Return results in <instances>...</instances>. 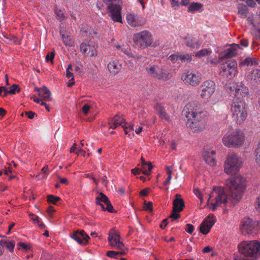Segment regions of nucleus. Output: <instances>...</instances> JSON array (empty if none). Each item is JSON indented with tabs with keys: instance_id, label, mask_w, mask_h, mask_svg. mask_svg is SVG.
Listing matches in <instances>:
<instances>
[{
	"instance_id": "obj_4",
	"label": "nucleus",
	"mask_w": 260,
	"mask_h": 260,
	"mask_svg": "<svg viewBox=\"0 0 260 260\" xmlns=\"http://www.w3.org/2000/svg\"><path fill=\"white\" fill-rule=\"evenodd\" d=\"M232 118L238 124L241 123L247 117L245 103L243 100L234 98L232 104Z\"/></svg>"
},
{
	"instance_id": "obj_14",
	"label": "nucleus",
	"mask_w": 260,
	"mask_h": 260,
	"mask_svg": "<svg viewBox=\"0 0 260 260\" xmlns=\"http://www.w3.org/2000/svg\"><path fill=\"white\" fill-rule=\"evenodd\" d=\"M237 63L235 61H229L222 64L220 75L223 77L231 79L237 72Z\"/></svg>"
},
{
	"instance_id": "obj_37",
	"label": "nucleus",
	"mask_w": 260,
	"mask_h": 260,
	"mask_svg": "<svg viewBox=\"0 0 260 260\" xmlns=\"http://www.w3.org/2000/svg\"><path fill=\"white\" fill-rule=\"evenodd\" d=\"M137 16L132 14H127L126 15L127 22L131 26L135 27Z\"/></svg>"
},
{
	"instance_id": "obj_26",
	"label": "nucleus",
	"mask_w": 260,
	"mask_h": 260,
	"mask_svg": "<svg viewBox=\"0 0 260 260\" xmlns=\"http://www.w3.org/2000/svg\"><path fill=\"white\" fill-rule=\"evenodd\" d=\"M184 43L187 46L194 49L199 48L201 44V42L198 40L189 36H186L184 38Z\"/></svg>"
},
{
	"instance_id": "obj_53",
	"label": "nucleus",
	"mask_w": 260,
	"mask_h": 260,
	"mask_svg": "<svg viewBox=\"0 0 260 260\" xmlns=\"http://www.w3.org/2000/svg\"><path fill=\"white\" fill-rule=\"evenodd\" d=\"M150 190V189L149 188H146L140 191V194L142 196H147Z\"/></svg>"
},
{
	"instance_id": "obj_46",
	"label": "nucleus",
	"mask_w": 260,
	"mask_h": 260,
	"mask_svg": "<svg viewBox=\"0 0 260 260\" xmlns=\"http://www.w3.org/2000/svg\"><path fill=\"white\" fill-rule=\"evenodd\" d=\"M55 54L53 52H49L45 57V60L47 62H48L49 61H51V63H53V59L54 58Z\"/></svg>"
},
{
	"instance_id": "obj_32",
	"label": "nucleus",
	"mask_w": 260,
	"mask_h": 260,
	"mask_svg": "<svg viewBox=\"0 0 260 260\" xmlns=\"http://www.w3.org/2000/svg\"><path fill=\"white\" fill-rule=\"evenodd\" d=\"M2 35L5 39L4 41L6 43H16L18 42L17 38L14 35H9L6 32H2Z\"/></svg>"
},
{
	"instance_id": "obj_35",
	"label": "nucleus",
	"mask_w": 260,
	"mask_h": 260,
	"mask_svg": "<svg viewBox=\"0 0 260 260\" xmlns=\"http://www.w3.org/2000/svg\"><path fill=\"white\" fill-rule=\"evenodd\" d=\"M238 14L241 17H246L248 12L247 6L243 4H239L238 6Z\"/></svg>"
},
{
	"instance_id": "obj_29",
	"label": "nucleus",
	"mask_w": 260,
	"mask_h": 260,
	"mask_svg": "<svg viewBox=\"0 0 260 260\" xmlns=\"http://www.w3.org/2000/svg\"><path fill=\"white\" fill-rule=\"evenodd\" d=\"M258 64L257 61L251 57L245 58L240 63V65L242 66H257Z\"/></svg>"
},
{
	"instance_id": "obj_52",
	"label": "nucleus",
	"mask_w": 260,
	"mask_h": 260,
	"mask_svg": "<svg viewBox=\"0 0 260 260\" xmlns=\"http://www.w3.org/2000/svg\"><path fill=\"white\" fill-rule=\"evenodd\" d=\"M134 125L133 124L129 126H125V125L124 126V127H123L124 129V131L125 134L127 135L128 133V132H129L130 129L134 131Z\"/></svg>"
},
{
	"instance_id": "obj_36",
	"label": "nucleus",
	"mask_w": 260,
	"mask_h": 260,
	"mask_svg": "<svg viewBox=\"0 0 260 260\" xmlns=\"http://www.w3.org/2000/svg\"><path fill=\"white\" fill-rule=\"evenodd\" d=\"M42 94L40 96L43 98V99L46 101H51V98L50 97L51 92L50 90L46 87L44 86L42 88Z\"/></svg>"
},
{
	"instance_id": "obj_20",
	"label": "nucleus",
	"mask_w": 260,
	"mask_h": 260,
	"mask_svg": "<svg viewBox=\"0 0 260 260\" xmlns=\"http://www.w3.org/2000/svg\"><path fill=\"white\" fill-rule=\"evenodd\" d=\"M240 49L239 45L237 44H232L229 48L224 51L223 54L220 56V59L223 60L236 56L238 54Z\"/></svg>"
},
{
	"instance_id": "obj_40",
	"label": "nucleus",
	"mask_w": 260,
	"mask_h": 260,
	"mask_svg": "<svg viewBox=\"0 0 260 260\" xmlns=\"http://www.w3.org/2000/svg\"><path fill=\"white\" fill-rule=\"evenodd\" d=\"M255 161L260 166V143L258 144L255 150Z\"/></svg>"
},
{
	"instance_id": "obj_42",
	"label": "nucleus",
	"mask_w": 260,
	"mask_h": 260,
	"mask_svg": "<svg viewBox=\"0 0 260 260\" xmlns=\"http://www.w3.org/2000/svg\"><path fill=\"white\" fill-rule=\"evenodd\" d=\"M48 169V166H46L44 167V168H43L42 169V172L44 174V175L43 176V177L42 178H40V175H38L36 176V178H37L38 180H40L41 179L46 178L49 174L48 172L47 171Z\"/></svg>"
},
{
	"instance_id": "obj_47",
	"label": "nucleus",
	"mask_w": 260,
	"mask_h": 260,
	"mask_svg": "<svg viewBox=\"0 0 260 260\" xmlns=\"http://www.w3.org/2000/svg\"><path fill=\"white\" fill-rule=\"evenodd\" d=\"M176 212H178L177 210H174V209H173L172 212L169 216V218L172 219V221L177 219L180 217V215Z\"/></svg>"
},
{
	"instance_id": "obj_64",
	"label": "nucleus",
	"mask_w": 260,
	"mask_h": 260,
	"mask_svg": "<svg viewBox=\"0 0 260 260\" xmlns=\"http://www.w3.org/2000/svg\"><path fill=\"white\" fill-rule=\"evenodd\" d=\"M141 161L143 169H145L148 163L145 160L143 157H141Z\"/></svg>"
},
{
	"instance_id": "obj_45",
	"label": "nucleus",
	"mask_w": 260,
	"mask_h": 260,
	"mask_svg": "<svg viewBox=\"0 0 260 260\" xmlns=\"http://www.w3.org/2000/svg\"><path fill=\"white\" fill-rule=\"evenodd\" d=\"M144 209L149 211H152V203L151 202H147L146 201L144 202Z\"/></svg>"
},
{
	"instance_id": "obj_59",
	"label": "nucleus",
	"mask_w": 260,
	"mask_h": 260,
	"mask_svg": "<svg viewBox=\"0 0 260 260\" xmlns=\"http://www.w3.org/2000/svg\"><path fill=\"white\" fill-rule=\"evenodd\" d=\"M171 2V4L173 7L175 9L179 6V3L178 1L176 0H170Z\"/></svg>"
},
{
	"instance_id": "obj_57",
	"label": "nucleus",
	"mask_w": 260,
	"mask_h": 260,
	"mask_svg": "<svg viewBox=\"0 0 260 260\" xmlns=\"http://www.w3.org/2000/svg\"><path fill=\"white\" fill-rule=\"evenodd\" d=\"M142 170L141 169L136 168L135 169H132L131 172L135 175L140 174Z\"/></svg>"
},
{
	"instance_id": "obj_48",
	"label": "nucleus",
	"mask_w": 260,
	"mask_h": 260,
	"mask_svg": "<svg viewBox=\"0 0 260 260\" xmlns=\"http://www.w3.org/2000/svg\"><path fill=\"white\" fill-rule=\"evenodd\" d=\"M147 165L148 166V170H146V169H143L142 173L145 175L149 176L151 173V171L153 168V166L150 162H148Z\"/></svg>"
},
{
	"instance_id": "obj_31",
	"label": "nucleus",
	"mask_w": 260,
	"mask_h": 260,
	"mask_svg": "<svg viewBox=\"0 0 260 260\" xmlns=\"http://www.w3.org/2000/svg\"><path fill=\"white\" fill-rule=\"evenodd\" d=\"M61 36L62 41L66 46H73L74 41L72 37L69 34L61 32Z\"/></svg>"
},
{
	"instance_id": "obj_63",
	"label": "nucleus",
	"mask_w": 260,
	"mask_h": 260,
	"mask_svg": "<svg viewBox=\"0 0 260 260\" xmlns=\"http://www.w3.org/2000/svg\"><path fill=\"white\" fill-rule=\"evenodd\" d=\"M212 250H213V249L211 247L206 246L204 248L203 251V252H204V253H208V252L212 251Z\"/></svg>"
},
{
	"instance_id": "obj_16",
	"label": "nucleus",
	"mask_w": 260,
	"mask_h": 260,
	"mask_svg": "<svg viewBox=\"0 0 260 260\" xmlns=\"http://www.w3.org/2000/svg\"><path fill=\"white\" fill-rule=\"evenodd\" d=\"M95 203L101 206L104 211H108L112 213L114 212L113 207L107 197L102 192L99 193L95 198Z\"/></svg>"
},
{
	"instance_id": "obj_7",
	"label": "nucleus",
	"mask_w": 260,
	"mask_h": 260,
	"mask_svg": "<svg viewBox=\"0 0 260 260\" xmlns=\"http://www.w3.org/2000/svg\"><path fill=\"white\" fill-rule=\"evenodd\" d=\"M242 165V158L234 152L229 153L224 164V172L227 174H235Z\"/></svg>"
},
{
	"instance_id": "obj_54",
	"label": "nucleus",
	"mask_w": 260,
	"mask_h": 260,
	"mask_svg": "<svg viewBox=\"0 0 260 260\" xmlns=\"http://www.w3.org/2000/svg\"><path fill=\"white\" fill-rule=\"evenodd\" d=\"M25 114L29 119H32L34 117L35 115L37 116L35 113L31 111L25 112Z\"/></svg>"
},
{
	"instance_id": "obj_51",
	"label": "nucleus",
	"mask_w": 260,
	"mask_h": 260,
	"mask_svg": "<svg viewBox=\"0 0 260 260\" xmlns=\"http://www.w3.org/2000/svg\"><path fill=\"white\" fill-rule=\"evenodd\" d=\"M248 44H249V43H248V39H243L240 40V44H239V46L241 45V46H242L243 47H246L248 46Z\"/></svg>"
},
{
	"instance_id": "obj_21",
	"label": "nucleus",
	"mask_w": 260,
	"mask_h": 260,
	"mask_svg": "<svg viewBox=\"0 0 260 260\" xmlns=\"http://www.w3.org/2000/svg\"><path fill=\"white\" fill-rule=\"evenodd\" d=\"M216 152L214 150L207 151L204 150L202 154L206 162L209 165L214 166L216 165V160L213 157L215 155Z\"/></svg>"
},
{
	"instance_id": "obj_30",
	"label": "nucleus",
	"mask_w": 260,
	"mask_h": 260,
	"mask_svg": "<svg viewBox=\"0 0 260 260\" xmlns=\"http://www.w3.org/2000/svg\"><path fill=\"white\" fill-rule=\"evenodd\" d=\"M0 246L3 247H6L10 252H13L15 246V243L13 241L1 240L0 241Z\"/></svg>"
},
{
	"instance_id": "obj_5",
	"label": "nucleus",
	"mask_w": 260,
	"mask_h": 260,
	"mask_svg": "<svg viewBox=\"0 0 260 260\" xmlns=\"http://www.w3.org/2000/svg\"><path fill=\"white\" fill-rule=\"evenodd\" d=\"M108 241L109 244L112 246H116L119 251H108L107 252V255L111 258H117L118 255H123L125 252L123 249L124 244L119 240V235L116 232L115 230L112 229L111 230L109 235L108 237Z\"/></svg>"
},
{
	"instance_id": "obj_19",
	"label": "nucleus",
	"mask_w": 260,
	"mask_h": 260,
	"mask_svg": "<svg viewBox=\"0 0 260 260\" xmlns=\"http://www.w3.org/2000/svg\"><path fill=\"white\" fill-rule=\"evenodd\" d=\"M70 236L81 245H86L90 239L89 236L83 230L75 231L70 234Z\"/></svg>"
},
{
	"instance_id": "obj_3",
	"label": "nucleus",
	"mask_w": 260,
	"mask_h": 260,
	"mask_svg": "<svg viewBox=\"0 0 260 260\" xmlns=\"http://www.w3.org/2000/svg\"><path fill=\"white\" fill-rule=\"evenodd\" d=\"M239 251L245 256L260 257V243L256 240L242 241L238 245Z\"/></svg>"
},
{
	"instance_id": "obj_24",
	"label": "nucleus",
	"mask_w": 260,
	"mask_h": 260,
	"mask_svg": "<svg viewBox=\"0 0 260 260\" xmlns=\"http://www.w3.org/2000/svg\"><path fill=\"white\" fill-rule=\"evenodd\" d=\"M110 128L115 129L118 126L121 125L122 127L125 125V120L120 117L118 115H116L109 122Z\"/></svg>"
},
{
	"instance_id": "obj_39",
	"label": "nucleus",
	"mask_w": 260,
	"mask_h": 260,
	"mask_svg": "<svg viewBox=\"0 0 260 260\" xmlns=\"http://www.w3.org/2000/svg\"><path fill=\"white\" fill-rule=\"evenodd\" d=\"M121 51L124 54H126L127 56H128L129 57L136 58L137 59H141L142 58V56L141 55H134L132 53L130 52L128 48H127V49L122 48L121 49Z\"/></svg>"
},
{
	"instance_id": "obj_2",
	"label": "nucleus",
	"mask_w": 260,
	"mask_h": 260,
	"mask_svg": "<svg viewBox=\"0 0 260 260\" xmlns=\"http://www.w3.org/2000/svg\"><path fill=\"white\" fill-rule=\"evenodd\" d=\"M183 114L187 119L186 125L193 132H201L206 126V113L195 102H189L185 106Z\"/></svg>"
},
{
	"instance_id": "obj_17",
	"label": "nucleus",
	"mask_w": 260,
	"mask_h": 260,
	"mask_svg": "<svg viewBox=\"0 0 260 260\" xmlns=\"http://www.w3.org/2000/svg\"><path fill=\"white\" fill-rule=\"evenodd\" d=\"M215 222V216L213 214L209 215L201 224L200 232L204 235L207 234Z\"/></svg>"
},
{
	"instance_id": "obj_56",
	"label": "nucleus",
	"mask_w": 260,
	"mask_h": 260,
	"mask_svg": "<svg viewBox=\"0 0 260 260\" xmlns=\"http://www.w3.org/2000/svg\"><path fill=\"white\" fill-rule=\"evenodd\" d=\"M246 3L248 6L251 8L254 7L256 5V3L254 0H247Z\"/></svg>"
},
{
	"instance_id": "obj_60",
	"label": "nucleus",
	"mask_w": 260,
	"mask_h": 260,
	"mask_svg": "<svg viewBox=\"0 0 260 260\" xmlns=\"http://www.w3.org/2000/svg\"><path fill=\"white\" fill-rule=\"evenodd\" d=\"M194 194L200 199L201 202H202V198L201 197V193L198 189H194Z\"/></svg>"
},
{
	"instance_id": "obj_33",
	"label": "nucleus",
	"mask_w": 260,
	"mask_h": 260,
	"mask_svg": "<svg viewBox=\"0 0 260 260\" xmlns=\"http://www.w3.org/2000/svg\"><path fill=\"white\" fill-rule=\"evenodd\" d=\"M203 6L201 4L198 3H192L188 8V11L189 12L193 13L196 11H200Z\"/></svg>"
},
{
	"instance_id": "obj_15",
	"label": "nucleus",
	"mask_w": 260,
	"mask_h": 260,
	"mask_svg": "<svg viewBox=\"0 0 260 260\" xmlns=\"http://www.w3.org/2000/svg\"><path fill=\"white\" fill-rule=\"evenodd\" d=\"M184 82L192 86L199 85L201 82L202 78L199 74L188 71L183 74L181 76Z\"/></svg>"
},
{
	"instance_id": "obj_43",
	"label": "nucleus",
	"mask_w": 260,
	"mask_h": 260,
	"mask_svg": "<svg viewBox=\"0 0 260 260\" xmlns=\"http://www.w3.org/2000/svg\"><path fill=\"white\" fill-rule=\"evenodd\" d=\"M73 69L72 68V64H69L66 70V76L67 78H70L71 77H74L73 74L72 72L73 71Z\"/></svg>"
},
{
	"instance_id": "obj_18",
	"label": "nucleus",
	"mask_w": 260,
	"mask_h": 260,
	"mask_svg": "<svg viewBox=\"0 0 260 260\" xmlns=\"http://www.w3.org/2000/svg\"><path fill=\"white\" fill-rule=\"evenodd\" d=\"M80 50L86 56L94 57L97 55L96 46L92 42L89 44L82 43L80 45Z\"/></svg>"
},
{
	"instance_id": "obj_41",
	"label": "nucleus",
	"mask_w": 260,
	"mask_h": 260,
	"mask_svg": "<svg viewBox=\"0 0 260 260\" xmlns=\"http://www.w3.org/2000/svg\"><path fill=\"white\" fill-rule=\"evenodd\" d=\"M60 200V198L53 195H49L47 197V201L49 203L56 204V203Z\"/></svg>"
},
{
	"instance_id": "obj_55",
	"label": "nucleus",
	"mask_w": 260,
	"mask_h": 260,
	"mask_svg": "<svg viewBox=\"0 0 260 260\" xmlns=\"http://www.w3.org/2000/svg\"><path fill=\"white\" fill-rule=\"evenodd\" d=\"M29 216L31 217V219L35 223H39V218L37 216H35L33 214H29Z\"/></svg>"
},
{
	"instance_id": "obj_11",
	"label": "nucleus",
	"mask_w": 260,
	"mask_h": 260,
	"mask_svg": "<svg viewBox=\"0 0 260 260\" xmlns=\"http://www.w3.org/2000/svg\"><path fill=\"white\" fill-rule=\"evenodd\" d=\"M215 83L210 80L203 82L200 86L198 93L201 99L207 100L210 99L215 91Z\"/></svg>"
},
{
	"instance_id": "obj_10",
	"label": "nucleus",
	"mask_w": 260,
	"mask_h": 260,
	"mask_svg": "<svg viewBox=\"0 0 260 260\" xmlns=\"http://www.w3.org/2000/svg\"><path fill=\"white\" fill-rule=\"evenodd\" d=\"M227 90L230 92H235L234 98H237L240 100H244V99H247L249 96V90L242 83H230L227 86Z\"/></svg>"
},
{
	"instance_id": "obj_8",
	"label": "nucleus",
	"mask_w": 260,
	"mask_h": 260,
	"mask_svg": "<svg viewBox=\"0 0 260 260\" xmlns=\"http://www.w3.org/2000/svg\"><path fill=\"white\" fill-rule=\"evenodd\" d=\"M259 229V222L249 217L243 218L240 226L241 232L244 235L255 234Z\"/></svg>"
},
{
	"instance_id": "obj_49",
	"label": "nucleus",
	"mask_w": 260,
	"mask_h": 260,
	"mask_svg": "<svg viewBox=\"0 0 260 260\" xmlns=\"http://www.w3.org/2000/svg\"><path fill=\"white\" fill-rule=\"evenodd\" d=\"M186 228L185 229L186 231L190 234H191L194 230V226L193 225L190 223H188L186 225Z\"/></svg>"
},
{
	"instance_id": "obj_38",
	"label": "nucleus",
	"mask_w": 260,
	"mask_h": 260,
	"mask_svg": "<svg viewBox=\"0 0 260 260\" xmlns=\"http://www.w3.org/2000/svg\"><path fill=\"white\" fill-rule=\"evenodd\" d=\"M179 60L182 62H189L192 60V57L189 54H181L178 55Z\"/></svg>"
},
{
	"instance_id": "obj_25",
	"label": "nucleus",
	"mask_w": 260,
	"mask_h": 260,
	"mask_svg": "<svg viewBox=\"0 0 260 260\" xmlns=\"http://www.w3.org/2000/svg\"><path fill=\"white\" fill-rule=\"evenodd\" d=\"M176 199L173 201V209L177 210L178 212L182 211L184 207V203L182 199H181V195L176 194Z\"/></svg>"
},
{
	"instance_id": "obj_9",
	"label": "nucleus",
	"mask_w": 260,
	"mask_h": 260,
	"mask_svg": "<svg viewBox=\"0 0 260 260\" xmlns=\"http://www.w3.org/2000/svg\"><path fill=\"white\" fill-rule=\"evenodd\" d=\"M134 41L137 45L145 48L151 46L153 42V37L149 31L144 30L134 35Z\"/></svg>"
},
{
	"instance_id": "obj_50",
	"label": "nucleus",
	"mask_w": 260,
	"mask_h": 260,
	"mask_svg": "<svg viewBox=\"0 0 260 260\" xmlns=\"http://www.w3.org/2000/svg\"><path fill=\"white\" fill-rule=\"evenodd\" d=\"M90 108V107L89 105L85 104L82 108V112L85 115H87L89 112Z\"/></svg>"
},
{
	"instance_id": "obj_23",
	"label": "nucleus",
	"mask_w": 260,
	"mask_h": 260,
	"mask_svg": "<svg viewBox=\"0 0 260 260\" xmlns=\"http://www.w3.org/2000/svg\"><path fill=\"white\" fill-rule=\"evenodd\" d=\"M108 69L112 75H115L120 71L121 64L117 60H112L108 63Z\"/></svg>"
},
{
	"instance_id": "obj_22",
	"label": "nucleus",
	"mask_w": 260,
	"mask_h": 260,
	"mask_svg": "<svg viewBox=\"0 0 260 260\" xmlns=\"http://www.w3.org/2000/svg\"><path fill=\"white\" fill-rule=\"evenodd\" d=\"M247 78L252 84L260 83V70L256 69L252 70L247 75Z\"/></svg>"
},
{
	"instance_id": "obj_1",
	"label": "nucleus",
	"mask_w": 260,
	"mask_h": 260,
	"mask_svg": "<svg viewBox=\"0 0 260 260\" xmlns=\"http://www.w3.org/2000/svg\"><path fill=\"white\" fill-rule=\"evenodd\" d=\"M245 187V180L239 175L230 177L226 181V189L228 194L221 188H214L211 192L207 201L210 203V208L215 210L217 207L224 205L235 206L241 199Z\"/></svg>"
},
{
	"instance_id": "obj_12",
	"label": "nucleus",
	"mask_w": 260,
	"mask_h": 260,
	"mask_svg": "<svg viewBox=\"0 0 260 260\" xmlns=\"http://www.w3.org/2000/svg\"><path fill=\"white\" fill-rule=\"evenodd\" d=\"M145 70L151 77L158 80H167L170 78L168 72L158 66L150 65L146 67Z\"/></svg>"
},
{
	"instance_id": "obj_34",
	"label": "nucleus",
	"mask_w": 260,
	"mask_h": 260,
	"mask_svg": "<svg viewBox=\"0 0 260 260\" xmlns=\"http://www.w3.org/2000/svg\"><path fill=\"white\" fill-rule=\"evenodd\" d=\"M212 51L207 49H203L199 50L195 53V57L197 58H202L203 57L207 56L211 54Z\"/></svg>"
},
{
	"instance_id": "obj_6",
	"label": "nucleus",
	"mask_w": 260,
	"mask_h": 260,
	"mask_svg": "<svg viewBox=\"0 0 260 260\" xmlns=\"http://www.w3.org/2000/svg\"><path fill=\"white\" fill-rule=\"evenodd\" d=\"M244 140V134L240 129L232 133H228L222 138L223 143L228 147L240 146L243 143Z\"/></svg>"
},
{
	"instance_id": "obj_27",
	"label": "nucleus",
	"mask_w": 260,
	"mask_h": 260,
	"mask_svg": "<svg viewBox=\"0 0 260 260\" xmlns=\"http://www.w3.org/2000/svg\"><path fill=\"white\" fill-rule=\"evenodd\" d=\"M155 110L156 114L159 117L166 121L170 120V117L166 112L164 108L159 104L157 103L155 106Z\"/></svg>"
},
{
	"instance_id": "obj_44",
	"label": "nucleus",
	"mask_w": 260,
	"mask_h": 260,
	"mask_svg": "<svg viewBox=\"0 0 260 260\" xmlns=\"http://www.w3.org/2000/svg\"><path fill=\"white\" fill-rule=\"evenodd\" d=\"M145 23V20L142 17H140L138 16H137V19H136V23L135 27L141 26Z\"/></svg>"
},
{
	"instance_id": "obj_62",
	"label": "nucleus",
	"mask_w": 260,
	"mask_h": 260,
	"mask_svg": "<svg viewBox=\"0 0 260 260\" xmlns=\"http://www.w3.org/2000/svg\"><path fill=\"white\" fill-rule=\"evenodd\" d=\"M47 211L48 213V214L50 216H51L52 215V213L55 211V210L54 209V208L52 206H49L48 208Z\"/></svg>"
},
{
	"instance_id": "obj_28",
	"label": "nucleus",
	"mask_w": 260,
	"mask_h": 260,
	"mask_svg": "<svg viewBox=\"0 0 260 260\" xmlns=\"http://www.w3.org/2000/svg\"><path fill=\"white\" fill-rule=\"evenodd\" d=\"M17 91L18 92L20 91V89L18 86L16 84H13L9 90H8L6 87L4 86L0 87V95L3 96H6L8 93L13 94Z\"/></svg>"
},
{
	"instance_id": "obj_58",
	"label": "nucleus",
	"mask_w": 260,
	"mask_h": 260,
	"mask_svg": "<svg viewBox=\"0 0 260 260\" xmlns=\"http://www.w3.org/2000/svg\"><path fill=\"white\" fill-rule=\"evenodd\" d=\"M178 57V55L173 54L170 56L169 58L171 61L175 62L179 60V58Z\"/></svg>"
},
{
	"instance_id": "obj_61",
	"label": "nucleus",
	"mask_w": 260,
	"mask_h": 260,
	"mask_svg": "<svg viewBox=\"0 0 260 260\" xmlns=\"http://www.w3.org/2000/svg\"><path fill=\"white\" fill-rule=\"evenodd\" d=\"M168 218H166L162 220V223L160 224V227L161 229H164L167 226L168 224Z\"/></svg>"
},
{
	"instance_id": "obj_13",
	"label": "nucleus",
	"mask_w": 260,
	"mask_h": 260,
	"mask_svg": "<svg viewBox=\"0 0 260 260\" xmlns=\"http://www.w3.org/2000/svg\"><path fill=\"white\" fill-rule=\"evenodd\" d=\"M112 0H103V2L106 5L110 12V16L115 22H122L121 15V8L116 4L112 3Z\"/></svg>"
}]
</instances>
